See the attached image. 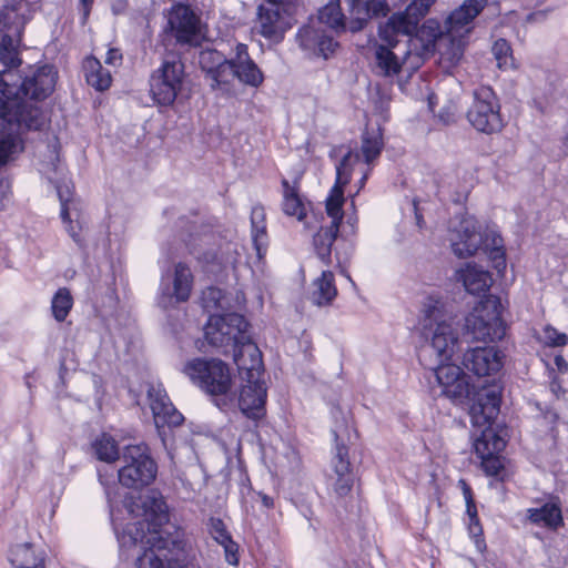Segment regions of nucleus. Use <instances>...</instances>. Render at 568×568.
Returning a JSON list of instances; mask_svg holds the SVG:
<instances>
[{"label":"nucleus","mask_w":568,"mask_h":568,"mask_svg":"<svg viewBox=\"0 0 568 568\" xmlns=\"http://www.w3.org/2000/svg\"><path fill=\"white\" fill-rule=\"evenodd\" d=\"M564 148H565L566 152H568V133L566 134V136L564 139Z\"/></svg>","instance_id":"nucleus-63"},{"label":"nucleus","mask_w":568,"mask_h":568,"mask_svg":"<svg viewBox=\"0 0 568 568\" xmlns=\"http://www.w3.org/2000/svg\"><path fill=\"white\" fill-rule=\"evenodd\" d=\"M459 484L462 485L463 494H464L466 503H468L469 500H474L471 489L467 485V483L464 479H460Z\"/></svg>","instance_id":"nucleus-56"},{"label":"nucleus","mask_w":568,"mask_h":568,"mask_svg":"<svg viewBox=\"0 0 568 568\" xmlns=\"http://www.w3.org/2000/svg\"><path fill=\"white\" fill-rule=\"evenodd\" d=\"M491 286H478L479 301L466 317L465 327L473 339L495 343L506 335V323L501 318L500 297L489 293Z\"/></svg>","instance_id":"nucleus-10"},{"label":"nucleus","mask_w":568,"mask_h":568,"mask_svg":"<svg viewBox=\"0 0 568 568\" xmlns=\"http://www.w3.org/2000/svg\"><path fill=\"white\" fill-rule=\"evenodd\" d=\"M229 58H225L223 54L217 52L216 50H206L201 52L200 63L202 69L209 74V69L219 67L220 64L227 61Z\"/></svg>","instance_id":"nucleus-44"},{"label":"nucleus","mask_w":568,"mask_h":568,"mask_svg":"<svg viewBox=\"0 0 568 568\" xmlns=\"http://www.w3.org/2000/svg\"><path fill=\"white\" fill-rule=\"evenodd\" d=\"M122 458L124 466L118 471L119 481L128 488L140 489L153 483L158 474V465L144 443L129 445Z\"/></svg>","instance_id":"nucleus-13"},{"label":"nucleus","mask_w":568,"mask_h":568,"mask_svg":"<svg viewBox=\"0 0 568 568\" xmlns=\"http://www.w3.org/2000/svg\"><path fill=\"white\" fill-rule=\"evenodd\" d=\"M338 231L339 227L335 222H331L328 226L321 227L314 235V248L321 260L324 261L331 256L332 245L337 237Z\"/></svg>","instance_id":"nucleus-31"},{"label":"nucleus","mask_w":568,"mask_h":568,"mask_svg":"<svg viewBox=\"0 0 568 568\" xmlns=\"http://www.w3.org/2000/svg\"><path fill=\"white\" fill-rule=\"evenodd\" d=\"M164 277L168 281L172 278V284H193L194 281L191 267L184 262L174 264L165 272Z\"/></svg>","instance_id":"nucleus-39"},{"label":"nucleus","mask_w":568,"mask_h":568,"mask_svg":"<svg viewBox=\"0 0 568 568\" xmlns=\"http://www.w3.org/2000/svg\"><path fill=\"white\" fill-rule=\"evenodd\" d=\"M11 185L6 179H0V210L6 207L7 202L10 199Z\"/></svg>","instance_id":"nucleus-50"},{"label":"nucleus","mask_w":568,"mask_h":568,"mask_svg":"<svg viewBox=\"0 0 568 568\" xmlns=\"http://www.w3.org/2000/svg\"><path fill=\"white\" fill-rule=\"evenodd\" d=\"M334 274L331 271H323L322 275L313 284H333Z\"/></svg>","instance_id":"nucleus-52"},{"label":"nucleus","mask_w":568,"mask_h":568,"mask_svg":"<svg viewBox=\"0 0 568 568\" xmlns=\"http://www.w3.org/2000/svg\"><path fill=\"white\" fill-rule=\"evenodd\" d=\"M463 365L478 377L490 376L501 366L500 352L495 347H474L463 356Z\"/></svg>","instance_id":"nucleus-18"},{"label":"nucleus","mask_w":568,"mask_h":568,"mask_svg":"<svg viewBox=\"0 0 568 568\" xmlns=\"http://www.w3.org/2000/svg\"><path fill=\"white\" fill-rule=\"evenodd\" d=\"M336 295V286H314L308 298L316 306H325L331 304Z\"/></svg>","instance_id":"nucleus-41"},{"label":"nucleus","mask_w":568,"mask_h":568,"mask_svg":"<svg viewBox=\"0 0 568 568\" xmlns=\"http://www.w3.org/2000/svg\"><path fill=\"white\" fill-rule=\"evenodd\" d=\"M201 303L204 310L221 311L210 315L204 326V337L209 345L220 349L224 355L232 354L234 363L240 356L245 357L247 345L257 346L248 333L250 323L235 312H226L239 304V292L233 296L220 286H205L201 292Z\"/></svg>","instance_id":"nucleus-5"},{"label":"nucleus","mask_w":568,"mask_h":568,"mask_svg":"<svg viewBox=\"0 0 568 568\" xmlns=\"http://www.w3.org/2000/svg\"><path fill=\"white\" fill-rule=\"evenodd\" d=\"M185 78L184 63L180 55L169 53L159 69L150 77V93L159 106H171L182 90Z\"/></svg>","instance_id":"nucleus-12"},{"label":"nucleus","mask_w":568,"mask_h":568,"mask_svg":"<svg viewBox=\"0 0 568 568\" xmlns=\"http://www.w3.org/2000/svg\"><path fill=\"white\" fill-rule=\"evenodd\" d=\"M191 295V286H161L158 303L162 308L175 307L186 302Z\"/></svg>","instance_id":"nucleus-33"},{"label":"nucleus","mask_w":568,"mask_h":568,"mask_svg":"<svg viewBox=\"0 0 568 568\" xmlns=\"http://www.w3.org/2000/svg\"><path fill=\"white\" fill-rule=\"evenodd\" d=\"M332 468L334 473V493L337 498L343 499L351 494L355 481V474L349 463L348 448L345 445H336Z\"/></svg>","instance_id":"nucleus-21"},{"label":"nucleus","mask_w":568,"mask_h":568,"mask_svg":"<svg viewBox=\"0 0 568 568\" xmlns=\"http://www.w3.org/2000/svg\"><path fill=\"white\" fill-rule=\"evenodd\" d=\"M324 30L320 29L315 20L304 27H302L296 36L300 47L316 55L317 47L321 41Z\"/></svg>","instance_id":"nucleus-34"},{"label":"nucleus","mask_w":568,"mask_h":568,"mask_svg":"<svg viewBox=\"0 0 568 568\" xmlns=\"http://www.w3.org/2000/svg\"><path fill=\"white\" fill-rule=\"evenodd\" d=\"M98 459L112 463L119 458L116 442L108 434H102L92 445Z\"/></svg>","instance_id":"nucleus-36"},{"label":"nucleus","mask_w":568,"mask_h":568,"mask_svg":"<svg viewBox=\"0 0 568 568\" xmlns=\"http://www.w3.org/2000/svg\"><path fill=\"white\" fill-rule=\"evenodd\" d=\"M168 24L178 42L190 44L196 42L199 20L187 6H174L169 13Z\"/></svg>","instance_id":"nucleus-19"},{"label":"nucleus","mask_w":568,"mask_h":568,"mask_svg":"<svg viewBox=\"0 0 568 568\" xmlns=\"http://www.w3.org/2000/svg\"><path fill=\"white\" fill-rule=\"evenodd\" d=\"M361 9L368 19L386 17L389 12V6L386 0H367L365 3L361 2Z\"/></svg>","instance_id":"nucleus-42"},{"label":"nucleus","mask_w":568,"mask_h":568,"mask_svg":"<svg viewBox=\"0 0 568 568\" xmlns=\"http://www.w3.org/2000/svg\"><path fill=\"white\" fill-rule=\"evenodd\" d=\"M80 3L82 7L83 19L85 20L89 17L93 0H80Z\"/></svg>","instance_id":"nucleus-57"},{"label":"nucleus","mask_w":568,"mask_h":568,"mask_svg":"<svg viewBox=\"0 0 568 568\" xmlns=\"http://www.w3.org/2000/svg\"><path fill=\"white\" fill-rule=\"evenodd\" d=\"M264 219H265L264 209L262 206L253 207L252 213H251V222H252L254 244L258 252H260L258 242L266 234Z\"/></svg>","instance_id":"nucleus-40"},{"label":"nucleus","mask_w":568,"mask_h":568,"mask_svg":"<svg viewBox=\"0 0 568 568\" xmlns=\"http://www.w3.org/2000/svg\"><path fill=\"white\" fill-rule=\"evenodd\" d=\"M180 224L181 241L207 280L217 277L232 264L231 244L217 242L209 224L199 219L194 221L182 219Z\"/></svg>","instance_id":"nucleus-6"},{"label":"nucleus","mask_w":568,"mask_h":568,"mask_svg":"<svg viewBox=\"0 0 568 568\" xmlns=\"http://www.w3.org/2000/svg\"><path fill=\"white\" fill-rule=\"evenodd\" d=\"M260 33L274 41L282 40L285 31L290 28L286 16L283 14L278 4L271 2L267 6L258 7L257 26Z\"/></svg>","instance_id":"nucleus-20"},{"label":"nucleus","mask_w":568,"mask_h":568,"mask_svg":"<svg viewBox=\"0 0 568 568\" xmlns=\"http://www.w3.org/2000/svg\"><path fill=\"white\" fill-rule=\"evenodd\" d=\"M469 532L476 538L483 535V528L479 524V518H477V520H469Z\"/></svg>","instance_id":"nucleus-53"},{"label":"nucleus","mask_w":568,"mask_h":568,"mask_svg":"<svg viewBox=\"0 0 568 568\" xmlns=\"http://www.w3.org/2000/svg\"><path fill=\"white\" fill-rule=\"evenodd\" d=\"M487 4L488 0H464L458 8L448 14L443 26L436 20H427L420 29V33L426 40V43H422L424 53H429L433 50L434 39L443 32L458 38L468 37L474 30L475 19L483 12Z\"/></svg>","instance_id":"nucleus-11"},{"label":"nucleus","mask_w":568,"mask_h":568,"mask_svg":"<svg viewBox=\"0 0 568 568\" xmlns=\"http://www.w3.org/2000/svg\"><path fill=\"white\" fill-rule=\"evenodd\" d=\"M493 54L497 61V65L500 69H507L514 67V58L511 55L510 44L505 39H498L493 45Z\"/></svg>","instance_id":"nucleus-38"},{"label":"nucleus","mask_w":568,"mask_h":568,"mask_svg":"<svg viewBox=\"0 0 568 568\" xmlns=\"http://www.w3.org/2000/svg\"><path fill=\"white\" fill-rule=\"evenodd\" d=\"M466 118L478 132L493 134L501 131L504 120L500 113V103L490 87L483 85L473 91Z\"/></svg>","instance_id":"nucleus-14"},{"label":"nucleus","mask_w":568,"mask_h":568,"mask_svg":"<svg viewBox=\"0 0 568 568\" xmlns=\"http://www.w3.org/2000/svg\"><path fill=\"white\" fill-rule=\"evenodd\" d=\"M465 39L466 38L448 36V33L443 32L440 36L434 39V48L426 57L432 54L434 50L438 48L442 61L448 62L450 65H455L462 60L464 55L466 45Z\"/></svg>","instance_id":"nucleus-26"},{"label":"nucleus","mask_w":568,"mask_h":568,"mask_svg":"<svg viewBox=\"0 0 568 568\" xmlns=\"http://www.w3.org/2000/svg\"><path fill=\"white\" fill-rule=\"evenodd\" d=\"M38 0H10L0 10V166L23 150L21 134L41 130L47 118L38 102L53 91L58 73L52 65L28 67L19 70L22 61L18 47L28 20L30 4Z\"/></svg>","instance_id":"nucleus-1"},{"label":"nucleus","mask_w":568,"mask_h":568,"mask_svg":"<svg viewBox=\"0 0 568 568\" xmlns=\"http://www.w3.org/2000/svg\"><path fill=\"white\" fill-rule=\"evenodd\" d=\"M73 305V297L67 287H61L52 298V314L58 322H62L68 316Z\"/></svg>","instance_id":"nucleus-37"},{"label":"nucleus","mask_w":568,"mask_h":568,"mask_svg":"<svg viewBox=\"0 0 568 568\" xmlns=\"http://www.w3.org/2000/svg\"><path fill=\"white\" fill-rule=\"evenodd\" d=\"M545 339L551 346H564L568 342L566 334L559 333L552 327H546Z\"/></svg>","instance_id":"nucleus-49"},{"label":"nucleus","mask_w":568,"mask_h":568,"mask_svg":"<svg viewBox=\"0 0 568 568\" xmlns=\"http://www.w3.org/2000/svg\"><path fill=\"white\" fill-rule=\"evenodd\" d=\"M538 18H544V13L542 12L530 13V14H528L527 20L535 21Z\"/></svg>","instance_id":"nucleus-60"},{"label":"nucleus","mask_w":568,"mask_h":568,"mask_svg":"<svg viewBox=\"0 0 568 568\" xmlns=\"http://www.w3.org/2000/svg\"><path fill=\"white\" fill-rule=\"evenodd\" d=\"M416 222L419 227L422 226V223L424 222L422 215H419L417 212H416Z\"/></svg>","instance_id":"nucleus-62"},{"label":"nucleus","mask_w":568,"mask_h":568,"mask_svg":"<svg viewBox=\"0 0 568 568\" xmlns=\"http://www.w3.org/2000/svg\"><path fill=\"white\" fill-rule=\"evenodd\" d=\"M358 160L359 155L349 151L348 153H345L342 160L336 164V182L329 196L326 200V212L331 217V222H335L338 227L343 219V186L348 184L351 181L353 168Z\"/></svg>","instance_id":"nucleus-16"},{"label":"nucleus","mask_w":568,"mask_h":568,"mask_svg":"<svg viewBox=\"0 0 568 568\" xmlns=\"http://www.w3.org/2000/svg\"><path fill=\"white\" fill-rule=\"evenodd\" d=\"M220 545L223 546L225 551V558L226 561L230 565H237L239 564V546L235 541H233L232 537L227 538L225 541H222Z\"/></svg>","instance_id":"nucleus-48"},{"label":"nucleus","mask_w":568,"mask_h":568,"mask_svg":"<svg viewBox=\"0 0 568 568\" xmlns=\"http://www.w3.org/2000/svg\"><path fill=\"white\" fill-rule=\"evenodd\" d=\"M184 373L219 408L224 409L235 404L231 372L223 361L195 358L186 363Z\"/></svg>","instance_id":"nucleus-8"},{"label":"nucleus","mask_w":568,"mask_h":568,"mask_svg":"<svg viewBox=\"0 0 568 568\" xmlns=\"http://www.w3.org/2000/svg\"><path fill=\"white\" fill-rule=\"evenodd\" d=\"M341 274L347 280V281H352L351 277L348 275H345L343 271H341Z\"/></svg>","instance_id":"nucleus-64"},{"label":"nucleus","mask_w":568,"mask_h":568,"mask_svg":"<svg viewBox=\"0 0 568 568\" xmlns=\"http://www.w3.org/2000/svg\"><path fill=\"white\" fill-rule=\"evenodd\" d=\"M373 166H367V170L363 173V176L359 181L361 187L364 186L366 180L368 179L369 172L372 171Z\"/></svg>","instance_id":"nucleus-59"},{"label":"nucleus","mask_w":568,"mask_h":568,"mask_svg":"<svg viewBox=\"0 0 568 568\" xmlns=\"http://www.w3.org/2000/svg\"><path fill=\"white\" fill-rule=\"evenodd\" d=\"M337 45L338 43L324 31L317 47L316 55L327 59L328 55L335 51Z\"/></svg>","instance_id":"nucleus-47"},{"label":"nucleus","mask_w":568,"mask_h":568,"mask_svg":"<svg viewBox=\"0 0 568 568\" xmlns=\"http://www.w3.org/2000/svg\"><path fill=\"white\" fill-rule=\"evenodd\" d=\"M263 504L266 506V507H271L273 505V501L270 497L267 496H264L263 497Z\"/></svg>","instance_id":"nucleus-61"},{"label":"nucleus","mask_w":568,"mask_h":568,"mask_svg":"<svg viewBox=\"0 0 568 568\" xmlns=\"http://www.w3.org/2000/svg\"><path fill=\"white\" fill-rule=\"evenodd\" d=\"M352 7V20L349 21V29L352 32H357L364 29L368 22V18L361 9V0H349Z\"/></svg>","instance_id":"nucleus-43"},{"label":"nucleus","mask_w":568,"mask_h":568,"mask_svg":"<svg viewBox=\"0 0 568 568\" xmlns=\"http://www.w3.org/2000/svg\"><path fill=\"white\" fill-rule=\"evenodd\" d=\"M83 70L89 85L98 91L110 88L112 78L109 70L104 69L101 62L94 57H89L83 62Z\"/></svg>","instance_id":"nucleus-27"},{"label":"nucleus","mask_w":568,"mask_h":568,"mask_svg":"<svg viewBox=\"0 0 568 568\" xmlns=\"http://www.w3.org/2000/svg\"><path fill=\"white\" fill-rule=\"evenodd\" d=\"M481 458V467L488 476H498L504 468L501 460L495 455H478Z\"/></svg>","instance_id":"nucleus-46"},{"label":"nucleus","mask_w":568,"mask_h":568,"mask_svg":"<svg viewBox=\"0 0 568 568\" xmlns=\"http://www.w3.org/2000/svg\"><path fill=\"white\" fill-rule=\"evenodd\" d=\"M122 54L119 49H110L108 51L105 63L111 65H116L121 62Z\"/></svg>","instance_id":"nucleus-51"},{"label":"nucleus","mask_w":568,"mask_h":568,"mask_svg":"<svg viewBox=\"0 0 568 568\" xmlns=\"http://www.w3.org/2000/svg\"><path fill=\"white\" fill-rule=\"evenodd\" d=\"M57 193L61 202V219L65 224L67 232L79 246H83L80 213L74 206L71 187L68 184H59Z\"/></svg>","instance_id":"nucleus-22"},{"label":"nucleus","mask_w":568,"mask_h":568,"mask_svg":"<svg viewBox=\"0 0 568 568\" xmlns=\"http://www.w3.org/2000/svg\"><path fill=\"white\" fill-rule=\"evenodd\" d=\"M235 77L239 82L257 88L263 83L264 75L257 64L251 59L247 45L239 43L233 55Z\"/></svg>","instance_id":"nucleus-24"},{"label":"nucleus","mask_w":568,"mask_h":568,"mask_svg":"<svg viewBox=\"0 0 568 568\" xmlns=\"http://www.w3.org/2000/svg\"><path fill=\"white\" fill-rule=\"evenodd\" d=\"M9 560L14 568H44L43 558L36 554L30 542L13 546L10 549Z\"/></svg>","instance_id":"nucleus-28"},{"label":"nucleus","mask_w":568,"mask_h":568,"mask_svg":"<svg viewBox=\"0 0 568 568\" xmlns=\"http://www.w3.org/2000/svg\"><path fill=\"white\" fill-rule=\"evenodd\" d=\"M129 514L142 520L125 526L118 539L123 547L139 549L136 568H184L185 552L179 536L162 529L169 523V509L158 490H148L124 501Z\"/></svg>","instance_id":"nucleus-3"},{"label":"nucleus","mask_w":568,"mask_h":568,"mask_svg":"<svg viewBox=\"0 0 568 568\" xmlns=\"http://www.w3.org/2000/svg\"><path fill=\"white\" fill-rule=\"evenodd\" d=\"M506 443L497 436L493 430L485 429L481 438L475 442V450L477 455H495L501 452Z\"/></svg>","instance_id":"nucleus-35"},{"label":"nucleus","mask_w":568,"mask_h":568,"mask_svg":"<svg viewBox=\"0 0 568 568\" xmlns=\"http://www.w3.org/2000/svg\"><path fill=\"white\" fill-rule=\"evenodd\" d=\"M315 23L326 24L335 30H344V16L341 11L339 0H329V2L318 11Z\"/></svg>","instance_id":"nucleus-32"},{"label":"nucleus","mask_w":568,"mask_h":568,"mask_svg":"<svg viewBox=\"0 0 568 568\" xmlns=\"http://www.w3.org/2000/svg\"><path fill=\"white\" fill-rule=\"evenodd\" d=\"M209 530L212 537L221 544L231 537L229 531L226 530V526L220 518H210L209 520Z\"/></svg>","instance_id":"nucleus-45"},{"label":"nucleus","mask_w":568,"mask_h":568,"mask_svg":"<svg viewBox=\"0 0 568 568\" xmlns=\"http://www.w3.org/2000/svg\"><path fill=\"white\" fill-rule=\"evenodd\" d=\"M450 246L459 258H467L479 251L488 255L493 263L496 277L483 267L466 263L456 271V281L460 284H494L497 281L507 282V264L504 240L490 227L481 230L474 220H464L450 236Z\"/></svg>","instance_id":"nucleus-4"},{"label":"nucleus","mask_w":568,"mask_h":568,"mask_svg":"<svg viewBox=\"0 0 568 568\" xmlns=\"http://www.w3.org/2000/svg\"><path fill=\"white\" fill-rule=\"evenodd\" d=\"M423 343L418 348L420 364L433 371L442 394L454 403L463 404L471 396V422L475 426H490L499 413L500 398L495 390L484 389L475 393L468 376L455 364H448L458 346L457 331L453 318L446 311V304L435 296H428L424 303Z\"/></svg>","instance_id":"nucleus-2"},{"label":"nucleus","mask_w":568,"mask_h":568,"mask_svg":"<svg viewBox=\"0 0 568 568\" xmlns=\"http://www.w3.org/2000/svg\"><path fill=\"white\" fill-rule=\"evenodd\" d=\"M382 43L374 47V71L378 75L394 77L406 64L417 69L428 53H424L422 43H426L420 30L414 38H408L407 43L400 45L398 36H392L387 41L381 33Z\"/></svg>","instance_id":"nucleus-9"},{"label":"nucleus","mask_w":568,"mask_h":568,"mask_svg":"<svg viewBox=\"0 0 568 568\" xmlns=\"http://www.w3.org/2000/svg\"><path fill=\"white\" fill-rule=\"evenodd\" d=\"M206 77L211 80L212 89L230 92L231 85L236 79L233 57H230L227 61H224V63L219 67L209 69Z\"/></svg>","instance_id":"nucleus-29"},{"label":"nucleus","mask_w":568,"mask_h":568,"mask_svg":"<svg viewBox=\"0 0 568 568\" xmlns=\"http://www.w3.org/2000/svg\"><path fill=\"white\" fill-rule=\"evenodd\" d=\"M435 0H413L404 12L396 13L389 18L385 26L381 27V34L387 40L392 36L413 38L417 31L419 21L428 13Z\"/></svg>","instance_id":"nucleus-15"},{"label":"nucleus","mask_w":568,"mask_h":568,"mask_svg":"<svg viewBox=\"0 0 568 568\" xmlns=\"http://www.w3.org/2000/svg\"><path fill=\"white\" fill-rule=\"evenodd\" d=\"M148 398L160 435L165 434L162 430L165 426L171 428L182 425L184 422L183 415L173 406L161 385H150L148 387Z\"/></svg>","instance_id":"nucleus-17"},{"label":"nucleus","mask_w":568,"mask_h":568,"mask_svg":"<svg viewBox=\"0 0 568 568\" xmlns=\"http://www.w3.org/2000/svg\"><path fill=\"white\" fill-rule=\"evenodd\" d=\"M466 507H467L466 511H467V515L469 516V520H477L478 515H477L475 500H469L468 503H466Z\"/></svg>","instance_id":"nucleus-55"},{"label":"nucleus","mask_w":568,"mask_h":568,"mask_svg":"<svg viewBox=\"0 0 568 568\" xmlns=\"http://www.w3.org/2000/svg\"><path fill=\"white\" fill-rule=\"evenodd\" d=\"M554 362H555V365H556L557 369L560 373H566L568 371V363L566 362V359L561 355H557L555 357Z\"/></svg>","instance_id":"nucleus-54"},{"label":"nucleus","mask_w":568,"mask_h":568,"mask_svg":"<svg viewBox=\"0 0 568 568\" xmlns=\"http://www.w3.org/2000/svg\"><path fill=\"white\" fill-rule=\"evenodd\" d=\"M283 186V203L282 210L288 216H294L302 221L306 216L305 205L298 194V189L288 183L287 180H282Z\"/></svg>","instance_id":"nucleus-30"},{"label":"nucleus","mask_w":568,"mask_h":568,"mask_svg":"<svg viewBox=\"0 0 568 568\" xmlns=\"http://www.w3.org/2000/svg\"><path fill=\"white\" fill-rule=\"evenodd\" d=\"M383 148L384 141L381 128H372L366 129L362 134L359 151L349 149L346 153L349 151L354 154L357 153L359 160L356 163L363 161L367 166H374L375 162L381 156Z\"/></svg>","instance_id":"nucleus-25"},{"label":"nucleus","mask_w":568,"mask_h":568,"mask_svg":"<svg viewBox=\"0 0 568 568\" xmlns=\"http://www.w3.org/2000/svg\"><path fill=\"white\" fill-rule=\"evenodd\" d=\"M245 357L236 359L239 378L241 382L235 403L244 416L257 423L266 415L267 389L264 382V364L262 352L257 346L247 345L244 348Z\"/></svg>","instance_id":"nucleus-7"},{"label":"nucleus","mask_w":568,"mask_h":568,"mask_svg":"<svg viewBox=\"0 0 568 568\" xmlns=\"http://www.w3.org/2000/svg\"><path fill=\"white\" fill-rule=\"evenodd\" d=\"M550 390L551 393L556 396V397H559V393L562 390L561 389V386L560 384L554 379L551 383H550Z\"/></svg>","instance_id":"nucleus-58"},{"label":"nucleus","mask_w":568,"mask_h":568,"mask_svg":"<svg viewBox=\"0 0 568 568\" xmlns=\"http://www.w3.org/2000/svg\"><path fill=\"white\" fill-rule=\"evenodd\" d=\"M527 519L531 524L542 525L548 529L557 530L564 526L560 498L549 495L542 505L527 510Z\"/></svg>","instance_id":"nucleus-23"}]
</instances>
